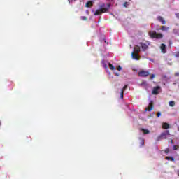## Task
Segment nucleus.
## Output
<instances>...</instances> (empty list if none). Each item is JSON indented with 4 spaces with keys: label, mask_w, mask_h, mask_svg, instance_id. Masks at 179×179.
<instances>
[{
    "label": "nucleus",
    "mask_w": 179,
    "mask_h": 179,
    "mask_svg": "<svg viewBox=\"0 0 179 179\" xmlns=\"http://www.w3.org/2000/svg\"><path fill=\"white\" fill-rule=\"evenodd\" d=\"M155 77V74H152V75L150 76V79H153Z\"/></svg>",
    "instance_id": "nucleus-29"
},
{
    "label": "nucleus",
    "mask_w": 179,
    "mask_h": 179,
    "mask_svg": "<svg viewBox=\"0 0 179 179\" xmlns=\"http://www.w3.org/2000/svg\"><path fill=\"white\" fill-rule=\"evenodd\" d=\"M127 88H128V85H124V86L123 87V88L121 90V91H123V92H124V90H127Z\"/></svg>",
    "instance_id": "nucleus-22"
},
{
    "label": "nucleus",
    "mask_w": 179,
    "mask_h": 179,
    "mask_svg": "<svg viewBox=\"0 0 179 179\" xmlns=\"http://www.w3.org/2000/svg\"><path fill=\"white\" fill-rule=\"evenodd\" d=\"M123 6L124 8H127L128 6H129V2H124V4H123Z\"/></svg>",
    "instance_id": "nucleus-19"
},
{
    "label": "nucleus",
    "mask_w": 179,
    "mask_h": 179,
    "mask_svg": "<svg viewBox=\"0 0 179 179\" xmlns=\"http://www.w3.org/2000/svg\"><path fill=\"white\" fill-rule=\"evenodd\" d=\"M169 27H166V26H162V27L161 28V30L162 31H167V30H169Z\"/></svg>",
    "instance_id": "nucleus-17"
},
{
    "label": "nucleus",
    "mask_w": 179,
    "mask_h": 179,
    "mask_svg": "<svg viewBox=\"0 0 179 179\" xmlns=\"http://www.w3.org/2000/svg\"><path fill=\"white\" fill-rule=\"evenodd\" d=\"M175 76H179V73H176Z\"/></svg>",
    "instance_id": "nucleus-33"
},
{
    "label": "nucleus",
    "mask_w": 179,
    "mask_h": 179,
    "mask_svg": "<svg viewBox=\"0 0 179 179\" xmlns=\"http://www.w3.org/2000/svg\"><path fill=\"white\" fill-rule=\"evenodd\" d=\"M179 146L178 145H173V150H177L178 149Z\"/></svg>",
    "instance_id": "nucleus-25"
},
{
    "label": "nucleus",
    "mask_w": 179,
    "mask_h": 179,
    "mask_svg": "<svg viewBox=\"0 0 179 179\" xmlns=\"http://www.w3.org/2000/svg\"><path fill=\"white\" fill-rule=\"evenodd\" d=\"M141 48H142L143 51L147 50L148 48H149L146 43H141Z\"/></svg>",
    "instance_id": "nucleus-10"
},
{
    "label": "nucleus",
    "mask_w": 179,
    "mask_h": 179,
    "mask_svg": "<svg viewBox=\"0 0 179 179\" xmlns=\"http://www.w3.org/2000/svg\"><path fill=\"white\" fill-rule=\"evenodd\" d=\"M140 145L141 146H143L145 145V140L141 139Z\"/></svg>",
    "instance_id": "nucleus-20"
},
{
    "label": "nucleus",
    "mask_w": 179,
    "mask_h": 179,
    "mask_svg": "<svg viewBox=\"0 0 179 179\" xmlns=\"http://www.w3.org/2000/svg\"><path fill=\"white\" fill-rule=\"evenodd\" d=\"M108 8H111V3L107 4Z\"/></svg>",
    "instance_id": "nucleus-31"
},
{
    "label": "nucleus",
    "mask_w": 179,
    "mask_h": 179,
    "mask_svg": "<svg viewBox=\"0 0 179 179\" xmlns=\"http://www.w3.org/2000/svg\"><path fill=\"white\" fill-rule=\"evenodd\" d=\"M81 20H83L84 22H86V20H87V17H86V16H82V17H81Z\"/></svg>",
    "instance_id": "nucleus-21"
},
{
    "label": "nucleus",
    "mask_w": 179,
    "mask_h": 179,
    "mask_svg": "<svg viewBox=\"0 0 179 179\" xmlns=\"http://www.w3.org/2000/svg\"><path fill=\"white\" fill-rule=\"evenodd\" d=\"M142 132H143L144 135H148L150 134V131L148 129H141Z\"/></svg>",
    "instance_id": "nucleus-14"
},
{
    "label": "nucleus",
    "mask_w": 179,
    "mask_h": 179,
    "mask_svg": "<svg viewBox=\"0 0 179 179\" xmlns=\"http://www.w3.org/2000/svg\"><path fill=\"white\" fill-rule=\"evenodd\" d=\"M171 145H173L174 143V142L173 141V140H171Z\"/></svg>",
    "instance_id": "nucleus-35"
},
{
    "label": "nucleus",
    "mask_w": 179,
    "mask_h": 179,
    "mask_svg": "<svg viewBox=\"0 0 179 179\" xmlns=\"http://www.w3.org/2000/svg\"><path fill=\"white\" fill-rule=\"evenodd\" d=\"M178 131H179V127H178Z\"/></svg>",
    "instance_id": "nucleus-38"
},
{
    "label": "nucleus",
    "mask_w": 179,
    "mask_h": 179,
    "mask_svg": "<svg viewBox=\"0 0 179 179\" xmlns=\"http://www.w3.org/2000/svg\"><path fill=\"white\" fill-rule=\"evenodd\" d=\"M133 52L136 53V54H139V52H141V48L138 45H136L134 48V51Z\"/></svg>",
    "instance_id": "nucleus-9"
},
{
    "label": "nucleus",
    "mask_w": 179,
    "mask_h": 179,
    "mask_svg": "<svg viewBox=\"0 0 179 179\" xmlns=\"http://www.w3.org/2000/svg\"><path fill=\"white\" fill-rule=\"evenodd\" d=\"M157 20L159 22H162V24H166V20H164V19L163 18V17L162 16H158L157 17Z\"/></svg>",
    "instance_id": "nucleus-11"
},
{
    "label": "nucleus",
    "mask_w": 179,
    "mask_h": 179,
    "mask_svg": "<svg viewBox=\"0 0 179 179\" xmlns=\"http://www.w3.org/2000/svg\"><path fill=\"white\" fill-rule=\"evenodd\" d=\"M161 89L162 87L160 86L154 87L152 94H155V96H157V94H159V93H160Z\"/></svg>",
    "instance_id": "nucleus-4"
},
{
    "label": "nucleus",
    "mask_w": 179,
    "mask_h": 179,
    "mask_svg": "<svg viewBox=\"0 0 179 179\" xmlns=\"http://www.w3.org/2000/svg\"><path fill=\"white\" fill-rule=\"evenodd\" d=\"M104 68H108L107 64H105V65H104Z\"/></svg>",
    "instance_id": "nucleus-36"
},
{
    "label": "nucleus",
    "mask_w": 179,
    "mask_h": 179,
    "mask_svg": "<svg viewBox=\"0 0 179 179\" xmlns=\"http://www.w3.org/2000/svg\"><path fill=\"white\" fill-rule=\"evenodd\" d=\"M121 69H122V68L121 67V66H118V67H117V71H121Z\"/></svg>",
    "instance_id": "nucleus-30"
},
{
    "label": "nucleus",
    "mask_w": 179,
    "mask_h": 179,
    "mask_svg": "<svg viewBox=\"0 0 179 179\" xmlns=\"http://www.w3.org/2000/svg\"><path fill=\"white\" fill-rule=\"evenodd\" d=\"M165 153H169L170 152V150L169 148L165 149L164 150Z\"/></svg>",
    "instance_id": "nucleus-26"
},
{
    "label": "nucleus",
    "mask_w": 179,
    "mask_h": 179,
    "mask_svg": "<svg viewBox=\"0 0 179 179\" xmlns=\"http://www.w3.org/2000/svg\"><path fill=\"white\" fill-rule=\"evenodd\" d=\"M107 12H108V8H101L95 11L94 15L99 16V15H101V13H106Z\"/></svg>",
    "instance_id": "nucleus-3"
},
{
    "label": "nucleus",
    "mask_w": 179,
    "mask_h": 179,
    "mask_svg": "<svg viewBox=\"0 0 179 179\" xmlns=\"http://www.w3.org/2000/svg\"><path fill=\"white\" fill-rule=\"evenodd\" d=\"M104 41H105V43H107V41H106V39H104Z\"/></svg>",
    "instance_id": "nucleus-37"
},
{
    "label": "nucleus",
    "mask_w": 179,
    "mask_h": 179,
    "mask_svg": "<svg viewBox=\"0 0 179 179\" xmlns=\"http://www.w3.org/2000/svg\"><path fill=\"white\" fill-rule=\"evenodd\" d=\"M166 160H171V162H176V159L173 157H166Z\"/></svg>",
    "instance_id": "nucleus-15"
},
{
    "label": "nucleus",
    "mask_w": 179,
    "mask_h": 179,
    "mask_svg": "<svg viewBox=\"0 0 179 179\" xmlns=\"http://www.w3.org/2000/svg\"><path fill=\"white\" fill-rule=\"evenodd\" d=\"M175 57H179V52H177L175 54Z\"/></svg>",
    "instance_id": "nucleus-28"
},
{
    "label": "nucleus",
    "mask_w": 179,
    "mask_h": 179,
    "mask_svg": "<svg viewBox=\"0 0 179 179\" xmlns=\"http://www.w3.org/2000/svg\"><path fill=\"white\" fill-rule=\"evenodd\" d=\"M160 49L162 54H166V52H167V50H166V45L164 43L161 44Z\"/></svg>",
    "instance_id": "nucleus-7"
},
{
    "label": "nucleus",
    "mask_w": 179,
    "mask_h": 179,
    "mask_svg": "<svg viewBox=\"0 0 179 179\" xmlns=\"http://www.w3.org/2000/svg\"><path fill=\"white\" fill-rule=\"evenodd\" d=\"M162 115V113L160 112L157 113V117H160Z\"/></svg>",
    "instance_id": "nucleus-27"
},
{
    "label": "nucleus",
    "mask_w": 179,
    "mask_h": 179,
    "mask_svg": "<svg viewBox=\"0 0 179 179\" xmlns=\"http://www.w3.org/2000/svg\"><path fill=\"white\" fill-rule=\"evenodd\" d=\"M86 8H90L93 6V1H89L85 4Z\"/></svg>",
    "instance_id": "nucleus-12"
},
{
    "label": "nucleus",
    "mask_w": 179,
    "mask_h": 179,
    "mask_svg": "<svg viewBox=\"0 0 179 179\" xmlns=\"http://www.w3.org/2000/svg\"><path fill=\"white\" fill-rule=\"evenodd\" d=\"M148 36L150 37V38H157V40L160 38H163V34H157L156 31H150L148 32Z\"/></svg>",
    "instance_id": "nucleus-1"
},
{
    "label": "nucleus",
    "mask_w": 179,
    "mask_h": 179,
    "mask_svg": "<svg viewBox=\"0 0 179 179\" xmlns=\"http://www.w3.org/2000/svg\"><path fill=\"white\" fill-rule=\"evenodd\" d=\"M131 57L134 59L139 60V54L135 53V52H132Z\"/></svg>",
    "instance_id": "nucleus-8"
},
{
    "label": "nucleus",
    "mask_w": 179,
    "mask_h": 179,
    "mask_svg": "<svg viewBox=\"0 0 179 179\" xmlns=\"http://www.w3.org/2000/svg\"><path fill=\"white\" fill-rule=\"evenodd\" d=\"M150 61H151V62H155V60L153 59H150Z\"/></svg>",
    "instance_id": "nucleus-34"
},
{
    "label": "nucleus",
    "mask_w": 179,
    "mask_h": 179,
    "mask_svg": "<svg viewBox=\"0 0 179 179\" xmlns=\"http://www.w3.org/2000/svg\"><path fill=\"white\" fill-rule=\"evenodd\" d=\"M138 76H141V77H143V78H145L146 76H149V71H141L138 72Z\"/></svg>",
    "instance_id": "nucleus-5"
},
{
    "label": "nucleus",
    "mask_w": 179,
    "mask_h": 179,
    "mask_svg": "<svg viewBox=\"0 0 179 179\" xmlns=\"http://www.w3.org/2000/svg\"><path fill=\"white\" fill-rule=\"evenodd\" d=\"M108 65L111 71H114V69H115V67L114 66V65L111 64L110 63H109Z\"/></svg>",
    "instance_id": "nucleus-18"
},
{
    "label": "nucleus",
    "mask_w": 179,
    "mask_h": 179,
    "mask_svg": "<svg viewBox=\"0 0 179 179\" xmlns=\"http://www.w3.org/2000/svg\"><path fill=\"white\" fill-rule=\"evenodd\" d=\"M169 106L170 107H174V106H176V102H174V101H170L169 103Z\"/></svg>",
    "instance_id": "nucleus-16"
},
{
    "label": "nucleus",
    "mask_w": 179,
    "mask_h": 179,
    "mask_svg": "<svg viewBox=\"0 0 179 179\" xmlns=\"http://www.w3.org/2000/svg\"><path fill=\"white\" fill-rule=\"evenodd\" d=\"M106 4L103 3L102 5L100 6L101 9H106Z\"/></svg>",
    "instance_id": "nucleus-24"
},
{
    "label": "nucleus",
    "mask_w": 179,
    "mask_h": 179,
    "mask_svg": "<svg viewBox=\"0 0 179 179\" xmlns=\"http://www.w3.org/2000/svg\"><path fill=\"white\" fill-rule=\"evenodd\" d=\"M170 135V131L166 130L164 132H162L157 138V141H162V139H167V136Z\"/></svg>",
    "instance_id": "nucleus-2"
},
{
    "label": "nucleus",
    "mask_w": 179,
    "mask_h": 179,
    "mask_svg": "<svg viewBox=\"0 0 179 179\" xmlns=\"http://www.w3.org/2000/svg\"><path fill=\"white\" fill-rule=\"evenodd\" d=\"M154 107L153 101H150L148 107L145 108V111H152Z\"/></svg>",
    "instance_id": "nucleus-6"
},
{
    "label": "nucleus",
    "mask_w": 179,
    "mask_h": 179,
    "mask_svg": "<svg viewBox=\"0 0 179 179\" xmlns=\"http://www.w3.org/2000/svg\"><path fill=\"white\" fill-rule=\"evenodd\" d=\"M176 17H177L178 19H179V13H176Z\"/></svg>",
    "instance_id": "nucleus-32"
},
{
    "label": "nucleus",
    "mask_w": 179,
    "mask_h": 179,
    "mask_svg": "<svg viewBox=\"0 0 179 179\" xmlns=\"http://www.w3.org/2000/svg\"><path fill=\"white\" fill-rule=\"evenodd\" d=\"M162 128L164 129H169V128H170V124L169 123H163Z\"/></svg>",
    "instance_id": "nucleus-13"
},
{
    "label": "nucleus",
    "mask_w": 179,
    "mask_h": 179,
    "mask_svg": "<svg viewBox=\"0 0 179 179\" xmlns=\"http://www.w3.org/2000/svg\"><path fill=\"white\" fill-rule=\"evenodd\" d=\"M120 99H124V91L120 92Z\"/></svg>",
    "instance_id": "nucleus-23"
}]
</instances>
